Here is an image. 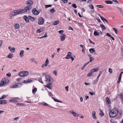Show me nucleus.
Returning a JSON list of instances; mask_svg holds the SVG:
<instances>
[{"label": "nucleus", "mask_w": 123, "mask_h": 123, "mask_svg": "<svg viewBox=\"0 0 123 123\" xmlns=\"http://www.w3.org/2000/svg\"><path fill=\"white\" fill-rule=\"evenodd\" d=\"M30 9V8L28 6L25 7L24 9L15 10L12 12L13 13H10V16L12 17L19 14L22 13L28 12H29Z\"/></svg>", "instance_id": "nucleus-1"}, {"label": "nucleus", "mask_w": 123, "mask_h": 123, "mask_svg": "<svg viewBox=\"0 0 123 123\" xmlns=\"http://www.w3.org/2000/svg\"><path fill=\"white\" fill-rule=\"evenodd\" d=\"M119 112L118 110L116 108L113 109L109 113V116L112 117L116 116L118 114Z\"/></svg>", "instance_id": "nucleus-2"}, {"label": "nucleus", "mask_w": 123, "mask_h": 123, "mask_svg": "<svg viewBox=\"0 0 123 123\" xmlns=\"http://www.w3.org/2000/svg\"><path fill=\"white\" fill-rule=\"evenodd\" d=\"M98 69V67H97L96 68H93L92 69L90 72L87 74V76L89 77L92 75L94 72H96Z\"/></svg>", "instance_id": "nucleus-3"}, {"label": "nucleus", "mask_w": 123, "mask_h": 123, "mask_svg": "<svg viewBox=\"0 0 123 123\" xmlns=\"http://www.w3.org/2000/svg\"><path fill=\"white\" fill-rule=\"evenodd\" d=\"M28 74V72L25 71H21L18 74L19 75L20 77L26 76Z\"/></svg>", "instance_id": "nucleus-4"}, {"label": "nucleus", "mask_w": 123, "mask_h": 123, "mask_svg": "<svg viewBox=\"0 0 123 123\" xmlns=\"http://www.w3.org/2000/svg\"><path fill=\"white\" fill-rule=\"evenodd\" d=\"M44 22V20L42 17H41L39 18L38 21V23L39 25H43Z\"/></svg>", "instance_id": "nucleus-5"}, {"label": "nucleus", "mask_w": 123, "mask_h": 123, "mask_svg": "<svg viewBox=\"0 0 123 123\" xmlns=\"http://www.w3.org/2000/svg\"><path fill=\"white\" fill-rule=\"evenodd\" d=\"M26 5L28 6H29L30 8V9L31 8L30 6L32 5L33 4V3L31 0H27L26 2Z\"/></svg>", "instance_id": "nucleus-6"}, {"label": "nucleus", "mask_w": 123, "mask_h": 123, "mask_svg": "<svg viewBox=\"0 0 123 123\" xmlns=\"http://www.w3.org/2000/svg\"><path fill=\"white\" fill-rule=\"evenodd\" d=\"M19 98H12L10 100V101L11 102L14 103L17 102H18L17 100H18Z\"/></svg>", "instance_id": "nucleus-7"}, {"label": "nucleus", "mask_w": 123, "mask_h": 123, "mask_svg": "<svg viewBox=\"0 0 123 123\" xmlns=\"http://www.w3.org/2000/svg\"><path fill=\"white\" fill-rule=\"evenodd\" d=\"M46 78L47 80L50 83H52L53 81L52 79H51L50 76L47 75L46 76Z\"/></svg>", "instance_id": "nucleus-8"}, {"label": "nucleus", "mask_w": 123, "mask_h": 123, "mask_svg": "<svg viewBox=\"0 0 123 123\" xmlns=\"http://www.w3.org/2000/svg\"><path fill=\"white\" fill-rule=\"evenodd\" d=\"M6 79L5 78H3L0 83V85H5L6 83Z\"/></svg>", "instance_id": "nucleus-9"}, {"label": "nucleus", "mask_w": 123, "mask_h": 123, "mask_svg": "<svg viewBox=\"0 0 123 123\" xmlns=\"http://www.w3.org/2000/svg\"><path fill=\"white\" fill-rule=\"evenodd\" d=\"M32 12L33 14L35 15H37L38 14L39 12L37 11L35 8H34L32 10Z\"/></svg>", "instance_id": "nucleus-10"}, {"label": "nucleus", "mask_w": 123, "mask_h": 123, "mask_svg": "<svg viewBox=\"0 0 123 123\" xmlns=\"http://www.w3.org/2000/svg\"><path fill=\"white\" fill-rule=\"evenodd\" d=\"M71 52H68V54L67 56L65 57L66 59H68L71 58Z\"/></svg>", "instance_id": "nucleus-11"}, {"label": "nucleus", "mask_w": 123, "mask_h": 123, "mask_svg": "<svg viewBox=\"0 0 123 123\" xmlns=\"http://www.w3.org/2000/svg\"><path fill=\"white\" fill-rule=\"evenodd\" d=\"M65 37V35L64 34H62L61 36V39L62 41L64 40Z\"/></svg>", "instance_id": "nucleus-12"}, {"label": "nucleus", "mask_w": 123, "mask_h": 123, "mask_svg": "<svg viewBox=\"0 0 123 123\" xmlns=\"http://www.w3.org/2000/svg\"><path fill=\"white\" fill-rule=\"evenodd\" d=\"M8 49L12 52H14L15 50V49L14 48H11L10 46L9 47Z\"/></svg>", "instance_id": "nucleus-13"}, {"label": "nucleus", "mask_w": 123, "mask_h": 123, "mask_svg": "<svg viewBox=\"0 0 123 123\" xmlns=\"http://www.w3.org/2000/svg\"><path fill=\"white\" fill-rule=\"evenodd\" d=\"M7 103L6 101L5 100H0V104H5Z\"/></svg>", "instance_id": "nucleus-14"}, {"label": "nucleus", "mask_w": 123, "mask_h": 123, "mask_svg": "<svg viewBox=\"0 0 123 123\" xmlns=\"http://www.w3.org/2000/svg\"><path fill=\"white\" fill-rule=\"evenodd\" d=\"M70 112L71 114L73 115V116L74 117H75L78 116L77 114L76 113H75L73 111H70Z\"/></svg>", "instance_id": "nucleus-15"}, {"label": "nucleus", "mask_w": 123, "mask_h": 123, "mask_svg": "<svg viewBox=\"0 0 123 123\" xmlns=\"http://www.w3.org/2000/svg\"><path fill=\"white\" fill-rule=\"evenodd\" d=\"M24 18L25 20L26 21V22H29V18H28V17H26V16H25L24 17Z\"/></svg>", "instance_id": "nucleus-16"}, {"label": "nucleus", "mask_w": 123, "mask_h": 123, "mask_svg": "<svg viewBox=\"0 0 123 123\" xmlns=\"http://www.w3.org/2000/svg\"><path fill=\"white\" fill-rule=\"evenodd\" d=\"M106 100L107 103L108 105H110L111 104V101L108 97L106 98Z\"/></svg>", "instance_id": "nucleus-17"}, {"label": "nucleus", "mask_w": 123, "mask_h": 123, "mask_svg": "<svg viewBox=\"0 0 123 123\" xmlns=\"http://www.w3.org/2000/svg\"><path fill=\"white\" fill-rule=\"evenodd\" d=\"M17 85L18 84H13L11 87V88H18V86Z\"/></svg>", "instance_id": "nucleus-18"}, {"label": "nucleus", "mask_w": 123, "mask_h": 123, "mask_svg": "<svg viewBox=\"0 0 123 123\" xmlns=\"http://www.w3.org/2000/svg\"><path fill=\"white\" fill-rule=\"evenodd\" d=\"M42 104L43 105L45 106H47L49 107H52L51 106H49L48 104L46 103L45 102H43L42 103Z\"/></svg>", "instance_id": "nucleus-19"}, {"label": "nucleus", "mask_w": 123, "mask_h": 123, "mask_svg": "<svg viewBox=\"0 0 123 123\" xmlns=\"http://www.w3.org/2000/svg\"><path fill=\"white\" fill-rule=\"evenodd\" d=\"M89 51L91 53H92L95 52V50L94 48H91L89 49Z\"/></svg>", "instance_id": "nucleus-20"}, {"label": "nucleus", "mask_w": 123, "mask_h": 123, "mask_svg": "<svg viewBox=\"0 0 123 123\" xmlns=\"http://www.w3.org/2000/svg\"><path fill=\"white\" fill-rule=\"evenodd\" d=\"M24 51L23 50H22L21 51L19 54V55L21 57H22L24 56Z\"/></svg>", "instance_id": "nucleus-21"}, {"label": "nucleus", "mask_w": 123, "mask_h": 123, "mask_svg": "<svg viewBox=\"0 0 123 123\" xmlns=\"http://www.w3.org/2000/svg\"><path fill=\"white\" fill-rule=\"evenodd\" d=\"M51 83H49L47 85H46V86L49 89H50L51 88Z\"/></svg>", "instance_id": "nucleus-22"}, {"label": "nucleus", "mask_w": 123, "mask_h": 123, "mask_svg": "<svg viewBox=\"0 0 123 123\" xmlns=\"http://www.w3.org/2000/svg\"><path fill=\"white\" fill-rule=\"evenodd\" d=\"M92 116L93 118L95 119L96 118V117L95 116V111H94L92 112Z\"/></svg>", "instance_id": "nucleus-23"}, {"label": "nucleus", "mask_w": 123, "mask_h": 123, "mask_svg": "<svg viewBox=\"0 0 123 123\" xmlns=\"http://www.w3.org/2000/svg\"><path fill=\"white\" fill-rule=\"evenodd\" d=\"M28 18H29V19L31 20L32 21H33L35 20L34 18L32 17L31 16H28Z\"/></svg>", "instance_id": "nucleus-24"}, {"label": "nucleus", "mask_w": 123, "mask_h": 123, "mask_svg": "<svg viewBox=\"0 0 123 123\" xmlns=\"http://www.w3.org/2000/svg\"><path fill=\"white\" fill-rule=\"evenodd\" d=\"M105 2L106 4H112V2L110 0H107L105 1Z\"/></svg>", "instance_id": "nucleus-25"}, {"label": "nucleus", "mask_w": 123, "mask_h": 123, "mask_svg": "<svg viewBox=\"0 0 123 123\" xmlns=\"http://www.w3.org/2000/svg\"><path fill=\"white\" fill-rule=\"evenodd\" d=\"M93 34L95 36H98L99 35L98 32L96 31H94L93 33Z\"/></svg>", "instance_id": "nucleus-26"}, {"label": "nucleus", "mask_w": 123, "mask_h": 123, "mask_svg": "<svg viewBox=\"0 0 123 123\" xmlns=\"http://www.w3.org/2000/svg\"><path fill=\"white\" fill-rule=\"evenodd\" d=\"M100 26L104 30H105L106 28L104 25H100Z\"/></svg>", "instance_id": "nucleus-27"}, {"label": "nucleus", "mask_w": 123, "mask_h": 123, "mask_svg": "<svg viewBox=\"0 0 123 123\" xmlns=\"http://www.w3.org/2000/svg\"><path fill=\"white\" fill-rule=\"evenodd\" d=\"M13 57V54L12 53L9 54L8 55L7 57L9 58H11Z\"/></svg>", "instance_id": "nucleus-28"}, {"label": "nucleus", "mask_w": 123, "mask_h": 123, "mask_svg": "<svg viewBox=\"0 0 123 123\" xmlns=\"http://www.w3.org/2000/svg\"><path fill=\"white\" fill-rule=\"evenodd\" d=\"M49 61L48 59L47 58L46 59V61L45 62V64L46 66H47V65L49 63Z\"/></svg>", "instance_id": "nucleus-29"}, {"label": "nucleus", "mask_w": 123, "mask_h": 123, "mask_svg": "<svg viewBox=\"0 0 123 123\" xmlns=\"http://www.w3.org/2000/svg\"><path fill=\"white\" fill-rule=\"evenodd\" d=\"M59 23V21H56L54 22L53 25H56L58 24Z\"/></svg>", "instance_id": "nucleus-30"}, {"label": "nucleus", "mask_w": 123, "mask_h": 123, "mask_svg": "<svg viewBox=\"0 0 123 123\" xmlns=\"http://www.w3.org/2000/svg\"><path fill=\"white\" fill-rule=\"evenodd\" d=\"M37 90V88H34L32 90V93L33 94L35 93Z\"/></svg>", "instance_id": "nucleus-31"}, {"label": "nucleus", "mask_w": 123, "mask_h": 123, "mask_svg": "<svg viewBox=\"0 0 123 123\" xmlns=\"http://www.w3.org/2000/svg\"><path fill=\"white\" fill-rule=\"evenodd\" d=\"M19 25L18 24H16L14 26L15 28L16 29H17L19 27Z\"/></svg>", "instance_id": "nucleus-32"}, {"label": "nucleus", "mask_w": 123, "mask_h": 123, "mask_svg": "<svg viewBox=\"0 0 123 123\" xmlns=\"http://www.w3.org/2000/svg\"><path fill=\"white\" fill-rule=\"evenodd\" d=\"M89 7L90 8V9H94V6H92V5H90L89 6Z\"/></svg>", "instance_id": "nucleus-33"}, {"label": "nucleus", "mask_w": 123, "mask_h": 123, "mask_svg": "<svg viewBox=\"0 0 123 123\" xmlns=\"http://www.w3.org/2000/svg\"><path fill=\"white\" fill-rule=\"evenodd\" d=\"M101 74V71H100L99 72V73L98 74V75L97 76V80H98L99 76Z\"/></svg>", "instance_id": "nucleus-34"}, {"label": "nucleus", "mask_w": 123, "mask_h": 123, "mask_svg": "<svg viewBox=\"0 0 123 123\" xmlns=\"http://www.w3.org/2000/svg\"><path fill=\"white\" fill-rule=\"evenodd\" d=\"M119 96L120 98L122 99V101L123 102V94H120Z\"/></svg>", "instance_id": "nucleus-35"}, {"label": "nucleus", "mask_w": 123, "mask_h": 123, "mask_svg": "<svg viewBox=\"0 0 123 123\" xmlns=\"http://www.w3.org/2000/svg\"><path fill=\"white\" fill-rule=\"evenodd\" d=\"M121 77L119 76L118 78V81H117V83H119L120 82V81L121 80Z\"/></svg>", "instance_id": "nucleus-36"}, {"label": "nucleus", "mask_w": 123, "mask_h": 123, "mask_svg": "<svg viewBox=\"0 0 123 123\" xmlns=\"http://www.w3.org/2000/svg\"><path fill=\"white\" fill-rule=\"evenodd\" d=\"M97 7L99 8H102L104 7V6L100 5H96Z\"/></svg>", "instance_id": "nucleus-37"}, {"label": "nucleus", "mask_w": 123, "mask_h": 123, "mask_svg": "<svg viewBox=\"0 0 123 123\" xmlns=\"http://www.w3.org/2000/svg\"><path fill=\"white\" fill-rule=\"evenodd\" d=\"M113 29L115 33L116 34H117V29L115 28H113Z\"/></svg>", "instance_id": "nucleus-38"}, {"label": "nucleus", "mask_w": 123, "mask_h": 123, "mask_svg": "<svg viewBox=\"0 0 123 123\" xmlns=\"http://www.w3.org/2000/svg\"><path fill=\"white\" fill-rule=\"evenodd\" d=\"M52 99L54 100V101L56 102H59L60 101V100H58L55 99L54 98L52 97Z\"/></svg>", "instance_id": "nucleus-39"}, {"label": "nucleus", "mask_w": 123, "mask_h": 123, "mask_svg": "<svg viewBox=\"0 0 123 123\" xmlns=\"http://www.w3.org/2000/svg\"><path fill=\"white\" fill-rule=\"evenodd\" d=\"M71 6H72V7L75 8H76L77 7V6L75 4H72Z\"/></svg>", "instance_id": "nucleus-40"}, {"label": "nucleus", "mask_w": 123, "mask_h": 123, "mask_svg": "<svg viewBox=\"0 0 123 123\" xmlns=\"http://www.w3.org/2000/svg\"><path fill=\"white\" fill-rule=\"evenodd\" d=\"M45 7L46 8H47L48 7H51V5H46L45 6Z\"/></svg>", "instance_id": "nucleus-41"}, {"label": "nucleus", "mask_w": 123, "mask_h": 123, "mask_svg": "<svg viewBox=\"0 0 123 123\" xmlns=\"http://www.w3.org/2000/svg\"><path fill=\"white\" fill-rule=\"evenodd\" d=\"M90 61L89 62H91L92 61L94 60V58L92 57H90Z\"/></svg>", "instance_id": "nucleus-42"}, {"label": "nucleus", "mask_w": 123, "mask_h": 123, "mask_svg": "<svg viewBox=\"0 0 123 123\" xmlns=\"http://www.w3.org/2000/svg\"><path fill=\"white\" fill-rule=\"evenodd\" d=\"M62 2L65 3H67L68 1V0H61Z\"/></svg>", "instance_id": "nucleus-43"}, {"label": "nucleus", "mask_w": 123, "mask_h": 123, "mask_svg": "<svg viewBox=\"0 0 123 123\" xmlns=\"http://www.w3.org/2000/svg\"><path fill=\"white\" fill-rule=\"evenodd\" d=\"M50 12L52 13L54 12H55V10H54L53 8L50 10Z\"/></svg>", "instance_id": "nucleus-44"}, {"label": "nucleus", "mask_w": 123, "mask_h": 123, "mask_svg": "<svg viewBox=\"0 0 123 123\" xmlns=\"http://www.w3.org/2000/svg\"><path fill=\"white\" fill-rule=\"evenodd\" d=\"M89 93L92 95H93L95 94V92H89Z\"/></svg>", "instance_id": "nucleus-45"}, {"label": "nucleus", "mask_w": 123, "mask_h": 123, "mask_svg": "<svg viewBox=\"0 0 123 123\" xmlns=\"http://www.w3.org/2000/svg\"><path fill=\"white\" fill-rule=\"evenodd\" d=\"M100 110V111L101 112L100 113L99 115H102V116H104V114L103 113V112Z\"/></svg>", "instance_id": "nucleus-46"}, {"label": "nucleus", "mask_w": 123, "mask_h": 123, "mask_svg": "<svg viewBox=\"0 0 123 123\" xmlns=\"http://www.w3.org/2000/svg\"><path fill=\"white\" fill-rule=\"evenodd\" d=\"M89 40L90 43L93 44H95V43L91 41V40L90 39H89Z\"/></svg>", "instance_id": "nucleus-47"}, {"label": "nucleus", "mask_w": 123, "mask_h": 123, "mask_svg": "<svg viewBox=\"0 0 123 123\" xmlns=\"http://www.w3.org/2000/svg\"><path fill=\"white\" fill-rule=\"evenodd\" d=\"M38 81H39V82H41V83H43L42 81L41 78H39L38 79Z\"/></svg>", "instance_id": "nucleus-48"}, {"label": "nucleus", "mask_w": 123, "mask_h": 123, "mask_svg": "<svg viewBox=\"0 0 123 123\" xmlns=\"http://www.w3.org/2000/svg\"><path fill=\"white\" fill-rule=\"evenodd\" d=\"M42 31V30H41L40 29H38L37 31V32L38 33H40Z\"/></svg>", "instance_id": "nucleus-49"}, {"label": "nucleus", "mask_w": 123, "mask_h": 123, "mask_svg": "<svg viewBox=\"0 0 123 123\" xmlns=\"http://www.w3.org/2000/svg\"><path fill=\"white\" fill-rule=\"evenodd\" d=\"M68 86H66L65 87V89L66 90L67 92H68Z\"/></svg>", "instance_id": "nucleus-50"}, {"label": "nucleus", "mask_w": 123, "mask_h": 123, "mask_svg": "<svg viewBox=\"0 0 123 123\" xmlns=\"http://www.w3.org/2000/svg\"><path fill=\"white\" fill-rule=\"evenodd\" d=\"M109 71L110 74H111L112 72V70L111 68H109Z\"/></svg>", "instance_id": "nucleus-51"}, {"label": "nucleus", "mask_w": 123, "mask_h": 123, "mask_svg": "<svg viewBox=\"0 0 123 123\" xmlns=\"http://www.w3.org/2000/svg\"><path fill=\"white\" fill-rule=\"evenodd\" d=\"M106 36H108V37H111V36L108 33H107L106 34Z\"/></svg>", "instance_id": "nucleus-52"}, {"label": "nucleus", "mask_w": 123, "mask_h": 123, "mask_svg": "<svg viewBox=\"0 0 123 123\" xmlns=\"http://www.w3.org/2000/svg\"><path fill=\"white\" fill-rule=\"evenodd\" d=\"M11 74L10 73H8V74H6V75L8 76V77H10L11 75Z\"/></svg>", "instance_id": "nucleus-53"}, {"label": "nucleus", "mask_w": 123, "mask_h": 123, "mask_svg": "<svg viewBox=\"0 0 123 123\" xmlns=\"http://www.w3.org/2000/svg\"><path fill=\"white\" fill-rule=\"evenodd\" d=\"M6 97V96L5 95H3L1 98H0V99L4 98H5Z\"/></svg>", "instance_id": "nucleus-54"}, {"label": "nucleus", "mask_w": 123, "mask_h": 123, "mask_svg": "<svg viewBox=\"0 0 123 123\" xmlns=\"http://www.w3.org/2000/svg\"><path fill=\"white\" fill-rule=\"evenodd\" d=\"M47 66H46V65H45V64H43L41 66V67L42 68H44V67H46Z\"/></svg>", "instance_id": "nucleus-55"}, {"label": "nucleus", "mask_w": 123, "mask_h": 123, "mask_svg": "<svg viewBox=\"0 0 123 123\" xmlns=\"http://www.w3.org/2000/svg\"><path fill=\"white\" fill-rule=\"evenodd\" d=\"M98 21V22L99 23H100L101 22V21L100 20V19L98 18H97L96 19Z\"/></svg>", "instance_id": "nucleus-56"}, {"label": "nucleus", "mask_w": 123, "mask_h": 123, "mask_svg": "<svg viewBox=\"0 0 123 123\" xmlns=\"http://www.w3.org/2000/svg\"><path fill=\"white\" fill-rule=\"evenodd\" d=\"M104 21H103L104 22H106L107 24H108V22L107 21V20L106 19H105L104 20Z\"/></svg>", "instance_id": "nucleus-57"}, {"label": "nucleus", "mask_w": 123, "mask_h": 123, "mask_svg": "<svg viewBox=\"0 0 123 123\" xmlns=\"http://www.w3.org/2000/svg\"><path fill=\"white\" fill-rule=\"evenodd\" d=\"M21 80V79L20 78H17L16 79V80L18 82H20V80Z\"/></svg>", "instance_id": "nucleus-58"}, {"label": "nucleus", "mask_w": 123, "mask_h": 123, "mask_svg": "<svg viewBox=\"0 0 123 123\" xmlns=\"http://www.w3.org/2000/svg\"><path fill=\"white\" fill-rule=\"evenodd\" d=\"M53 73L55 74V75H56L57 74V72L55 71H54L53 72Z\"/></svg>", "instance_id": "nucleus-59"}, {"label": "nucleus", "mask_w": 123, "mask_h": 123, "mask_svg": "<svg viewBox=\"0 0 123 123\" xmlns=\"http://www.w3.org/2000/svg\"><path fill=\"white\" fill-rule=\"evenodd\" d=\"M63 32V31L62 30H60L59 31V33L61 34Z\"/></svg>", "instance_id": "nucleus-60"}, {"label": "nucleus", "mask_w": 123, "mask_h": 123, "mask_svg": "<svg viewBox=\"0 0 123 123\" xmlns=\"http://www.w3.org/2000/svg\"><path fill=\"white\" fill-rule=\"evenodd\" d=\"M49 95L50 96H51L52 95V94L51 92H48Z\"/></svg>", "instance_id": "nucleus-61"}, {"label": "nucleus", "mask_w": 123, "mask_h": 123, "mask_svg": "<svg viewBox=\"0 0 123 123\" xmlns=\"http://www.w3.org/2000/svg\"><path fill=\"white\" fill-rule=\"evenodd\" d=\"M17 105H21V106L23 105V104L22 103H18Z\"/></svg>", "instance_id": "nucleus-62"}, {"label": "nucleus", "mask_w": 123, "mask_h": 123, "mask_svg": "<svg viewBox=\"0 0 123 123\" xmlns=\"http://www.w3.org/2000/svg\"><path fill=\"white\" fill-rule=\"evenodd\" d=\"M68 29L69 30H73V28L71 26L69 27Z\"/></svg>", "instance_id": "nucleus-63"}, {"label": "nucleus", "mask_w": 123, "mask_h": 123, "mask_svg": "<svg viewBox=\"0 0 123 123\" xmlns=\"http://www.w3.org/2000/svg\"><path fill=\"white\" fill-rule=\"evenodd\" d=\"M47 34L46 33L45 34L44 36L43 37H47Z\"/></svg>", "instance_id": "nucleus-64"}]
</instances>
